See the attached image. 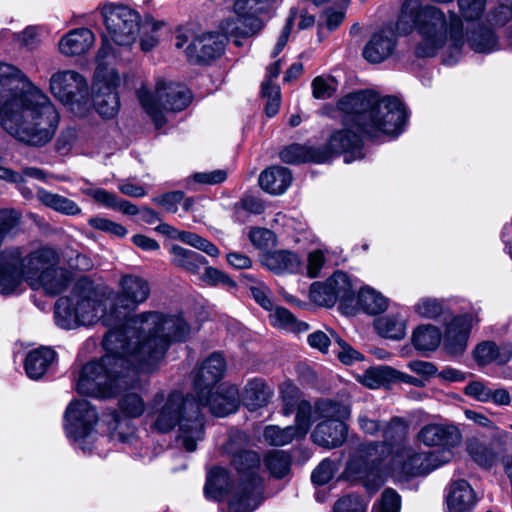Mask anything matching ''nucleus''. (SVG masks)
Returning <instances> with one entry per match:
<instances>
[{
	"label": "nucleus",
	"instance_id": "obj_1",
	"mask_svg": "<svg viewBox=\"0 0 512 512\" xmlns=\"http://www.w3.org/2000/svg\"><path fill=\"white\" fill-rule=\"evenodd\" d=\"M147 279L126 274L113 298L100 299L91 286L78 283L55 303L56 324L63 329L98 321L111 327L102 345L105 354L85 364L76 389L79 394L110 398L138 386V370H152L172 342L183 341L190 326L181 315L144 312L128 318L150 296Z\"/></svg>",
	"mask_w": 512,
	"mask_h": 512
},
{
	"label": "nucleus",
	"instance_id": "obj_2",
	"mask_svg": "<svg viewBox=\"0 0 512 512\" xmlns=\"http://www.w3.org/2000/svg\"><path fill=\"white\" fill-rule=\"evenodd\" d=\"M343 128L335 131L326 148L328 158L344 154V162L364 157L363 137L378 139L402 132L407 113L402 102L393 96H381L372 90L350 93L339 100Z\"/></svg>",
	"mask_w": 512,
	"mask_h": 512
},
{
	"label": "nucleus",
	"instance_id": "obj_3",
	"mask_svg": "<svg viewBox=\"0 0 512 512\" xmlns=\"http://www.w3.org/2000/svg\"><path fill=\"white\" fill-rule=\"evenodd\" d=\"M59 113L16 66L0 63V122L16 140L42 147L54 137Z\"/></svg>",
	"mask_w": 512,
	"mask_h": 512
},
{
	"label": "nucleus",
	"instance_id": "obj_4",
	"mask_svg": "<svg viewBox=\"0 0 512 512\" xmlns=\"http://www.w3.org/2000/svg\"><path fill=\"white\" fill-rule=\"evenodd\" d=\"M487 0H457L458 13H445L433 5H420L413 16L421 37L416 53L420 57H432L445 45L459 51L465 43L477 53H492L499 49V38L494 30L485 24L469 29L478 22L486 10Z\"/></svg>",
	"mask_w": 512,
	"mask_h": 512
},
{
	"label": "nucleus",
	"instance_id": "obj_5",
	"mask_svg": "<svg viewBox=\"0 0 512 512\" xmlns=\"http://www.w3.org/2000/svg\"><path fill=\"white\" fill-rule=\"evenodd\" d=\"M248 436L242 431H232L223 446L239 474V483L231 487L227 471L212 468L207 474L204 493L207 498L221 500L230 494L228 512H252L262 500V481L258 475L260 456L248 449Z\"/></svg>",
	"mask_w": 512,
	"mask_h": 512
},
{
	"label": "nucleus",
	"instance_id": "obj_6",
	"mask_svg": "<svg viewBox=\"0 0 512 512\" xmlns=\"http://www.w3.org/2000/svg\"><path fill=\"white\" fill-rule=\"evenodd\" d=\"M59 263V254L49 247L28 254L21 247L5 249L0 253V294L14 293L23 282L48 295L60 294L70 282V272Z\"/></svg>",
	"mask_w": 512,
	"mask_h": 512
},
{
	"label": "nucleus",
	"instance_id": "obj_7",
	"mask_svg": "<svg viewBox=\"0 0 512 512\" xmlns=\"http://www.w3.org/2000/svg\"><path fill=\"white\" fill-rule=\"evenodd\" d=\"M150 428L166 434L178 426V440L188 451L196 450L197 442L204 438V422L199 404L193 395L180 391L158 392L149 403Z\"/></svg>",
	"mask_w": 512,
	"mask_h": 512
},
{
	"label": "nucleus",
	"instance_id": "obj_8",
	"mask_svg": "<svg viewBox=\"0 0 512 512\" xmlns=\"http://www.w3.org/2000/svg\"><path fill=\"white\" fill-rule=\"evenodd\" d=\"M453 452L449 450L421 451L413 446L398 448L389 462V474L396 482L426 476L433 470L450 462Z\"/></svg>",
	"mask_w": 512,
	"mask_h": 512
},
{
	"label": "nucleus",
	"instance_id": "obj_9",
	"mask_svg": "<svg viewBox=\"0 0 512 512\" xmlns=\"http://www.w3.org/2000/svg\"><path fill=\"white\" fill-rule=\"evenodd\" d=\"M137 96L142 108L157 128L165 124L164 111H181L191 100V94L185 86L164 80L156 83L154 93L141 87L137 91Z\"/></svg>",
	"mask_w": 512,
	"mask_h": 512
},
{
	"label": "nucleus",
	"instance_id": "obj_10",
	"mask_svg": "<svg viewBox=\"0 0 512 512\" xmlns=\"http://www.w3.org/2000/svg\"><path fill=\"white\" fill-rule=\"evenodd\" d=\"M110 53V46L103 45L99 49L93 83V106L101 117L107 119L113 118L120 108L117 93L120 77L115 69L106 63Z\"/></svg>",
	"mask_w": 512,
	"mask_h": 512
},
{
	"label": "nucleus",
	"instance_id": "obj_11",
	"mask_svg": "<svg viewBox=\"0 0 512 512\" xmlns=\"http://www.w3.org/2000/svg\"><path fill=\"white\" fill-rule=\"evenodd\" d=\"M408 431L407 423L394 417L382 425V442H367L359 446L357 452L350 460L348 468L358 474H365L376 469L381 463L389 447L405 438Z\"/></svg>",
	"mask_w": 512,
	"mask_h": 512
},
{
	"label": "nucleus",
	"instance_id": "obj_12",
	"mask_svg": "<svg viewBox=\"0 0 512 512\" xmlns=\"http://www.w3.org/2000/svg\"><path fill=\"white\" fill-rule=\"evenodd\" d=\"M418 11V0H407L402 8L395 28L386 26L375 32L363 49V57L370 63H381L389 58L397 43L396 31L400 34H408L417 25L413 22V16Z\"/></svg>",
	"mask_w": 512,
	"mask_h": 512
},
{
	"label": "nucleus",
	"instance_id": "obj_13",
	"mask_svg": "<svg viewBox=\"0 0 512 512\" xmlns=\"http://www.w3.org/2000/svg\"><path fill=\"white\" fill-rule=\"evenodd\" d=\"M106 37L119 46L129 47L139 37L141 17L138 11L112 2L98 6Z\"/></svg>",
	"mask_w": 512,
	"mask_h": 512
},
{
	"label": "nucleus",
	"instance_id": "obj_14",
	"mask_svg": "<svg viewBox=\"0 0 512 512\" xmlns=\"http://www.w3.org/2000/svg\"><path fill=\"white\" fill-rule=\"evenodd\" d=\"M277 0H235L233 18L222 21L220 28L227 37H233L236 46L242 45V39L256 35L264 26L259 14L267 11Z\"/></svg>",
	"mask_w": 512,
	"mask_h": 512
},
{
	"label": "nucleus",
	"instance_id": "obj_15",
	"mask_svg": "<svg viewBox=\"0 0 512 512\" xmlns=\"http://www.w3.org/2000/svg\"><path fill=\"white\" fill-rule=\"evenodd\" d=\"M65 431L84 453H90L92 447L89 439L98 421L96 409L87 400L72 401L65 411Z\"/></svg>",
	"mask_w": 512,
	"mask_h": 512
},
{
	"label": "nucleus",
	"instance_id": "obj_16",
	"mask_svg": "<svg viewBox=\"0 0 512 512\" xmlns=\"http://www.w3.org/2000/svg\"><path fill=\"white\" fill-rule=\"evenodd\" d=\"M51 93L64 105L85 106L88 103V84L76 71L64 70L54 73L50 79Z\"/></svg>",
	"mask_w": 512,
	"mask_h": 512
},
{
	"label": "nucleus",
	"instance_id": "obj_17",
	"mask_svg": "<svg viewBox=\"0 0 512 512\" xmlns=\"http://www.w3.org/2000/svg\"><path fill=\"white\" fill-rule=\"evenodd\" d=\"M512 435L506 431L497 432L489 441L472 438L467 442V452L480 466L490 468L508 452Z\"/></svg>",
	"mask_w": 512,
	"mask_h": 512
},
{
	"label": "nucleus",
	"instance_id": "obj_18",
	"mask_svg": "<svg viewBox=\"0 0 512 512\" xmlns=\"http://www.w3.org/2000/svg\"><path fill=\"white\" fill-rule=\"evenodd\" d=\"M479 319L473 314L454 316L447 324L443 334V346L451 355L462 354L467 347L473 324Z\"/></svg>",
	"mask_w": 512,
	"mask_h": 512
},
{
	"label": "nucleus",
	"instance_id": "obj_19",
	"mask_svg": "<svg viewBox=\"0 0 512 512\" xmlns=\"http://www.w3.org/2000/svg\"><path fill=\"white\" fill-rule=\"evenodd\" d=\"M417 440L427 447L440 446L441 450H449L461 443L460 430L452 424L429 423L420 428Z\"/></svg>",
	"mask_w": 512,
	"mask_h": 512
},
{
	"label": "nucleus",
	"instance_id": "obj_20",
	"mask_svg": "<svg viewBox=\"0 0 512 512\" xmlns=\"http://www.w3.org/2000/svg\"><path fill=\"white\" fill-rule=\"evenodd\" d=\"M225 42L219 33L206 32L196 35L186 47L185 53L191 63H205L220 57Z\"/></svg>",
	"mask_w": 512,
	"mask_h": 512
},
{
	"label": "nucleus",
	"instance_id": "obj_21",
	"mask_svg": "<svg viewBox=\"0 0 512 512\" xmlns=\"http://www.w3.org/2000/svg\"><path fill=\"white\" fill-rule=\"evenodd\" d=\"M199 404V411L201 412L202 406H208L210 412L217 417H224L232 412H235L238 407V392L234 386H220L217 391L207 393L196 392Z\"/></svg>",
	"mask_w": 512,
	"mask_h": 512
},
{
	"label": "nucleus",
	"instance_id": "obj_22",
	"mask_svg": "<svg viewBox=\"0 0 512 512\" xmlns=\"http://www.w3.org/2000/svg\"><path fill=\"white\" fill-rule=\"evenodd\" d=\"M226 362L220 353H213L204 360L194 379V390L201 394L210 390L223 378Z\"/></svg>",
	"mask_w": 512,
	"mask_h": 512
},
{
	"label": "nucleus",
	"instance_id": "obj_23",
	"mask_svg": "<svg viewBox=\"0 0 512 512\" xmlns=\"http://www.w3.org/2000/svg\"><path fill=\"white\" fill-rule=\"evenodd\" d=\"M446 491L447 512H472L476 495L466 480L451 481Z\"/></svg>",
	"mask_w": 512,
	"mask_h": 512
},
{
	"label": "nucleus",
	"instance_id": "obj_24",
	"mask_svg": "<svg viewBox=\"0 0 512 512\" xmlns=\"http://www.w3.org/2000/svg\"><path fill=\"white\" fill-rule=\"evenodd\" d=\"M95 43V34L89 28H75L59 40V51L65 56H78L88 52Z\"/></svg>",
	"mask_w": 512,
	"mask_h": 512
},
{
	"label": "nucleus",
	"instance_id": "obj_25",
	"mask_svg": "<svg viewBox=\"0 0 512 512\" xmlns=\"http://www.w3.org/2000/svg\"><path fill=\"white\" fill-rule=\"evenodd\" d=\"M312 441L324 448L340 447L347 438V426L344 421H321L316 425Z\"/></svg>",
	"mask_w": 512,
	"mask_h": 512
},
{
	"label": "nucleus",
	"instance_id": "obj_26",
	"mask_svg": "<svg viewBox=\"0 0 512 512\" xmlns=\"http://www.w3.org/2000/svg\"><path fill=\"white\" fill-rule=\"evenodd\" d=\"M280 159L288 164L304 162L323 163L328 160V153L322 148H314L301 144H291L279 153Z\"/></svg>",
	"mask_w": 512,
	"mask_h": 512
},
{
	"label": "nucleus",
	"instance_id": "obj_27",
	"mask_svg": "<svg viewBox=\"0 0 512 512\" xmlns=\"http://www.w3.org/2000/svg\"><path fill=\"white\" fill-rule=\"evenodd\" d=\"M292 175L289 169L273 166L264 170L259 176V185L266 192L274 195L282 194L290 186Z\"/></svg>",
	"mask_w": 512,
	"mask_h": 512
},
{
	"label": "nucleus",
	"instance_id": "obj_28",
	"mask_svg": "<svg viewBox=\"0 0 512 512\" xmlns=\"http://www.w3.org/2000/svg\"><path fill=\"white\" fill-rule=\"evenodd\" d=\"M170 253L172 255L171 263L174 266L197 277L200 275L202 268L208 264L207 259L201 254L179 245L171 246Z\"/></svg>",
	"mask_w": 512,
	"mask_h": 512
},
{
	"label": "nucleus",
	"instance_id": "obj_29",
	"mask_svg": "<svg viewBox=\"0 0 512 512\" xmlns=\"http://www.w3.org/2000/svg\"><path fill=\"white\" fill-rule=\"evenodd\" d=\"M55 359V352L48 347L30 351L25 359L24 368L30 379H40Z\"/></svg>",
	"mask_w": 512,
	"mask_h": 512
},
{
	"label": "nucleus",
	"instance_id": "obj_30",
	"mask_svg": "<svg viewBox=\"0 0 512 512\" xmlns=\"http://www.w3.org/2000/svg\"><path fill=\"white\" fill-rule=\"evenodd\" d=\"M263 264L275 273H295L301 267V260L294 252L279 250L265 255Z\"/></svg>",
	"mask_w": 512,
	"mask_h": 512
},
{
	"label": "nucleus",
	"instance_id": "obj_31",
	"mask_svg": "<svg viewBox=\"0 0 512 512\" xmlns=\"http://www.w3.org/2000/svg\"><path fill=\"white\" fill-rule=\"evenodd\" d=\"M273 395V390L262 379L250 380L243 391V402L249 410L265 406Z\"/></svg>",
	"mask_w": 512,
	"mask_h": 512
},
{
	"label": "nucleus",
	"instance_id": "obj_32",
	"mask_svg": "<svg viewBox=\"0 0 512 512\" xmlns=\"http://www.w3.org/2000/svg\"><path fill=\"white\" fill-rule=\"evenodd\" d=\"M37 198L43 205L61 214L74 216L81 213V208L75 201L43 188L37 190Z\"/></svg>",
	"mask_w": 512,
	"mask_h": 512
},
{
	"label": "nucleus",
	"instance_id": "obj_33",
	"mask_svg": "<svg viewBox=\"0 0 512 512\" xmlns=\"http://www.w3.org/2000/svg\"><path fill=\"white\" fill-rule=\"evenodd\" d=\"M376 332L385 338L400 340L405 337L406 324L399 314H388L375 319Z\"/></svg>",
	"mask_w": 512,
	"mask_h": 512
},
{
	"label": "nucleus",
	"instance_id": "obj_34",
	"mask_svg": "<svg viewBox=\"0 0 512 512\" xmlns=\"http://www.w3.org/2000/svg\"><path fill=\"white\" fill-rule=\"evenodd\" d=\"M357 302L361 309L370 315L384 312L388 307V299L372 287H362L357 295Z\"/></svg>",
	"mask_w": 512,
	"mask_h": 512
},
{
	"label": "nucleus",
	"instance_id": "obj_35",
	"mask_svg": "<svg viewBox=\"0 0 512 512\" xmlns=\"http://www.w3.org/2000/svg\"><path fill=\"white\" fill-rule=\"evenodd\" d=\"M314 414L322 421H344L350 416V408L340 402L322 399L315 403Z\"/></svg>",
	"mask_w": 512,
	"mask_h": 512
},
{
	"label": "nucleus",
	"instance_id": "obj_36",
	"mask_svg": "<svg viewBox=\"0 0 512 512\" xmlns=\"http://www.w3.org/2000/svg\"><path fill=\"white\" fill-rule=\"evenodd\" d=\"M412 341L417 350L433 351L441 343V332L434 325H421L414 330Z\"/></svg>",
	"mask_w": 512,
	"mask_h": 512
},
{
	"label": "nucleus",
	"instance_id": "obj_37",
	"mask_svg": "<svg viewBox=\"0 0 512 512\" xmlns=\"http://www.w3.org/2000/svg\"><path fill=\"white\" fill-rule=\"evenodd\" d=\"M328 279L332 284L331 288L335 292L337 301L346 305L351 304L355 294V283L350 276L342 271H337Z\"/></svg>",
	"mask_w": 512,
	"mask_h": 512
},
{
	"label": "nucleus",
	"instance_id": "obj_38",
	"mask_svg": "<svg viewBox=\"0 0 512 512\" xmlns=\"http://www.w3.org/2000/svg\"><path fill=\"white\" fill-rule=\"evenodd\" d=\"M269 317L271 324L281 329L300 333L309 328L307 323L297 321L292 313L283 307H277Z\"/></svg>",
	"mask_w": 512,
	"mask_h": 512
},
{
	"label": "nucleus",
	"instance_id": "obj_39",
	"mask_svg": "<svg viewBox=\"0 0 512 512\" xmlns=\"http://www.w3.org/2000/svg\"><path fill=\"white\" fill-rule=\"evenodd\" d=\"M118 407L126 418L140 417L146 409L143 398L136 392H125L118 401Z\"/></svg>",
	"mask_w": 512,
	"mask_h": 512
},
{
	"label": "nucleus",
	"instance_id": "obj_40",
	"mask_svg": "<svg viewBox=\"0 0 512 512\" xmlns=\"http://www.w3.org/2000/svg\"><path fill=\"white\" fill-rule=\"evenodd\" d=\"M265 441L272 446H284L291 443L294 439H299L297 429L287 426L280 428L279 426H267L264 430Z\"/></svg>",
	"mask_w": 512,
	"mask_h": 512
},
{
	"label": "nucleus",
	"instance_id": "obj_41",
	"mask_svg": "<svg viewBox=\"0 0 512 512\" xmlns=\"http://www.w3.org/2000/svg\"><path fill=\"white\" fill-rule=\"evenodd\" d=\"M265 464L274 477L282 478L290 470L291 459L284 451H273L266 456Z\"/></svg>",
	"mask_w": 512,
	"mask_h": 512
},
{
	"label": "nucleus",
	"instance_id": "obj_42",
	"mask_svg": "<svg viewBox=\"0 0 512 512\" xmlns=\"http://www.w3.org/2000/svg\"><path fill=\"white\" fill-rule=\"evenodd\" d=\"M512 19V0H499L498 5L487 14V23L493 27H502ZM512 46V34L510 37Z\"/></svg>",
	"mask_w": 512,
	"mask_h": 512
},
{
	"label": "nucleus",
	"instance_id": "obj_43",
	"mask_svg": "<svg viewBox=\"0 0 512 512\" xmlns=\"http://www.w3.org/2000/svg\"><path fill=\"white\" fill-rule=\"evenodd\" d=\"M329 279L325 282H315L310 287V297L318 305L331 307L337 302L335 292Z\"/></svg>",
	"mask_w": 512,
	"mask_h": 512
},
{
	"label": "nucleus",
	"instance_id": "obj_44",
	"mask_svg": "<svg viewBox=\"0 0 512 512\" xmlns=\"http://www.w3.org/2000/svg\"><path fill=\"white\" fill-rule=\"evenodd\" d=\"M178 240L190 245L198 250H201L211 257H218L219 249L207 239L199 236L196 233L188 231H179Z\"/></svg>",
	"mask_w": 512,
	"mask_h": 512
},
{
	"label": "nucleus",
	"instance_id": "obj_45",
	"mask_svg": "<svg viewBox=\"0 0 512 512\" xmlns=\"http://www.w3.org/2000/svg\"><path fill=\"white\" fill-rule=\"evenodd\" d=\"M295 411V425L291 427L297 429L298 436L303 438L312 424V406L308 401L303 400L295 407Z\"/></svg>",
	"mask_w": 512,
	"mask_h": 512
},
{
	"label": "nucleus",
	"instance_id": "obj_46",
	"mask_svg": "<svg viewBox=\"0 0 512 512\" xmlns=\"http://www.w3.org/2000/svg\"><path fill=\"white\" fill-rule=\"evenodd\" d=\"M280 394L284 415H291L295 411V407L302 401L298 387L290 381H285L280 385Z\"/></svg>",
	"mask_w": 512,
	"mask_h": 512
},
{
	"label": "nucleus",
	"instance_id": "obj_47",
	"mask_svg": "<svg viewBox=\"0 0 512 512\" xmlns=\"http://www.w3.org/2000/svg\"><path fill=\"white\" fill-rule=\"evenodd\" d=\"M394 370L388 366L373 367L365 371L362 377V383L371 389L383 385L393 376Z\"/></svg>",
	"mask_w": 512,
	"mask_h": 512
},
{
	"label": "nucleus",
	"instance_id": "obj_48",
	"mask_svg": "<svg viewBox=\"0 0 512 512\" xmlns=\"http://www.w3.org/2000/svg\"><path fill=\"white\" fill-rule=\"evenodd\" d=\"M444 311V301L436 298H422L414 305V312L424 318H437Z\"/></svg>",
	"mask_w": 512,
	"mask_h": 512
},
{
	"label": "nucleus",
	"instance_id": "obj_49",
	"mask_svg": "<svg viewBox=\"0 0 512 512\" xmlns=\"http://www.w3.org/2000/svg\"><path fill=\"white\" fill-rule=\"evenodd\" d=\"M202 269H204V272H200L198 279L203 283L210 286L222 285L228 288L236 286L234 280L221 270L207 265Z\"/></svg>",
	"mask_w": 512,
	"mask_h": 512
},
{
	"label": "nucleus",
	"instance_id": "obj_50",
	"mask_svg": "<svg viewBox=\"0 0 512 512\" xmlns=\"http://www.w3.org/2000/svg\"><path fill=\"white\" fill-rule=\"evenodd\" d=\"M166 24L164 22H159L154 19H147L144 24V35L140 39L141 49L143 51H150L153 49L158 43V31L165 27Z\"/></svg>",
	"mask_w": 512,
	"mask_h": 512
},
{
	"label": "nucleus",
	"instance_id": "obj_51",
	"mask_svg": "<svg viewBox=\"0 0 512 512\" xmlns=\"http://www.w3.org/2000/svg\"><path fill=\"white\" fill-rule=\"evenodd\" d=\"M262 95L267 99L265 113L269 117L277 114L280 104V89L277 85L264 81L262 84Z\"/></svg>",
	"mask_w": 512,
	"mask_h": 512
},
{
	"label": "nucleus",
	"instance_id": "obj_52",
	"mask_svg": "<svg viewBox=\"0 0 512 512\" xmlns=\"http://www.w3.org/2000/svg\"><path fill=\"white\" fill-rule=\"evenodd\" d=\"M88 224L96 230L103 231L116 237L122 238L127 234V229L123 225L104 217H91L88 220Z\"/></svg>",
	"mask_w": 512,
	"mask_h": 512
},
{
	"label": "nucleus",
	"instance_id": "obj_53",
	"mask_svg": "<svg viewBox=\"0 0 512 512\" xmlns=\"http://www.w3.org/2000/svg\"><path fill=\"white\" fill-rule=\"evenodd\" d=\"M334 512H366L367 503L359 496L349 495L339 499L333 507Z\"/></svg>",
	"mask_w": 512,
	"mask_h": 512
},
{
	"label": "nucleus",
	"instance_id": "obj_54",
	"mask_svg": "<svg viewBox=\"0 0 512 512\" xmlns=\"http://www.w3.org/2000/svg\"><path fill=\"white\" fill-rule=\"evenodd\" d=\"M313 96L317 99H327L336 90V81L333 78L316 77L312 82Z\"/></svg>",
	"mask_w": 512,
	"mask_h": 512
},
{
	"label": "nucleus",
	"instance_id": "obj_55",
	"mask_svg": "<svg viewBox=\"0 0 512 512\" xmlns=\"http://www.w3.org/2000/svg\"><path fill=\"white\" fill-rule=\"evenodd\" d=\"M251 243L259 249H265L274 244V233L266 228L254 227L249 232Z\"/></svg>",
	"mask_w": 512,
	"mask_h": 512
},
{
	"label": "nucleus",
	"instance_id": "obj_56",
	"mask_svg": "<svg viewBox=\"0 0 512 512\" xmlns=\"http://www.w3.org/2000/svg\"><path fill=\"white\" fill-rule=\"evenodd\" d=\"M332 339L338 345L336 354L339 360L344 364H351L356 360L361 359V354L353 349L348 343L339 338L335 333L331 332Z\"/></svg>",
	"mask_w": 512,
	"mask_h": 512
},
{
	"label": "nucleus",
	"instance_id": "obj_57",
	"mask_svg": "<svg viewBox=\"0 0 512 512\" xmlns=\"http://www.w3.org/2000/svg\"><path fill=\"white\" fill-rule=\"evenodd\" d=\"M184 199L182 191H172L153 198V202L163 207L167 212L175 213L178 210V204Z\"/></svg>",
	"mask_w": 512,
	"mask_h": 512
},
{
	"label": "nucleus",
	"instance_id": "obj_58",
	"mask_svg": "<svg viewBox=\"0 0 512 512\" xmlns=\"http://www.w3.org/2000/svg\"><path fill=\"white\" fill-rule=\"evenodd\" d=\"M334 472V463L329 459H324L312 472V482L317 485H324L332 479Z\"/></svg>",
	"mask_w": 512,
	"mask_h": 512
},
{
	"label": "nucleus",
	"instance_id": "obj_59",
	"mask_svg": "<svg viewBox=\"0 0 512 512\" xmlns=\"http://www.w3.org/2000/svg\"><path fill=\"white\" fill-rule=\"evenodd\" d=\"M82 192L107 208H116L118 197L114 193L101 188L82 189Z\"/></svg>",
	"mask_w": 512,
	"mask_h": 512
},
{
	"label": "nucleus",
	"instance_id": "obj_60",
	"mask_svg": "<svg viewBox=\"0 0 512 512\" xmlns=\"http://www.w3.org/2000/svg\"><path fill=\"white\" fill-rule=\"evenodd\" d=\"M401 507L400 495L393 489L383 491L377 512H399Z\"/></svg>",
	"mask_w": 512,
	"mask_h": 512
},
{
	"label": "nucleus",
	"instance_id": "obj_61",
	"mask_svg": "<svg viewBox=\"0 0 512 512\" xmlns=\"http://www.w3.org/2000/svg\"><path fill=\"white\" fill-rule=\"evenodd\" d=\"M490 388L483 382L474 381L469 383L464 393L480 402H489Z\"/></svg>",
	"mask_w": 512,
	"mask_h": 512
},
{
	"label": "nucleus",
	"instance_id": "obj_62",
	"mask_svg": "<svg viewBox=\"0 0 512 512\" xmlns=\"http://www.w3.org/2000/svg\"><path fill=\"white\" fill-rule=\"evenodd\" d=\"M250 291L251 295L259 305H261L266 310H272V293L266 285L259 283L257 285L251 286Z\"/></svg>",
	"mask_w": 512,
	"mask_h": 512
},
{
	"label": "nucleus",
	"instance_id": "obj_63",
	"mask_svg": "<svg viewBox=\"0 0 512 512\" xmlns=\"http://www.w3.org/2000/svg\"><path fill=\"white\" fill-rule=\"evenodd\" d=\"M307 274L310 278H315L319 275L324 263L325 255L320 249L311 251L308 254Z\"/></svg>",
	"mask_w": 512,
	"mask_h": 512
},
{
	"label": "nucleus",
	"instance_id": "obj_64",
	"mask_svg": "<svg viewBox=\"0 0 512 512\" xmlns=\"http://www.w3.org/2000/svg\"><path fill=\"white\" fill-rule=\"evenodd\" d=\"M497 351L498 345H496L494 342H484L477 346L475 350V357L482 363L496 361Z\"/></svg>",
	"mask_w": 512,
	"mask_h": 512
}]
</instances>
